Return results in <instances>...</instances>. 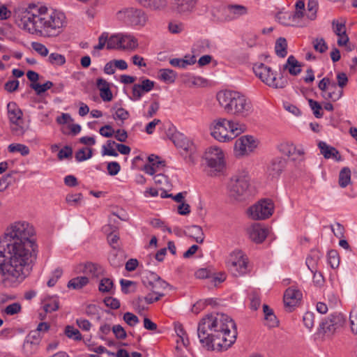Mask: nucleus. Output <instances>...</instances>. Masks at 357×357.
Here are the masks:
<instances>
[{
  "mask_svg": "<svg viewBox=\"0 0 357 357\" xmlns=\"http://www.w3.org/2000/svg\"><path fill=\"white\" fill-rule=\"evenodd\" d=\"M92 156V149L83 148L79 150L75 154V158L77 161L81 162L91 158Z\"/></svg>",
  "mask_w": 357,
  "mask_h": 357,
  "instance_id": "obj_51",
  "label": "nucleus"
},
{
  "mask_svg": "<svg viewBox=\"0 0 357 357\" xmlns=\"http://www.w3.org/2000/svg\"><path fill=\"white\" fill-rule=\"evenodd\" d=\"M253 71L264 83L275 89H282L287 85V80L283 77L276 78V75L271 67L262 63H256L253 66Z\"/></svg>",
  "mask_w": 357,
  "mask_h": 357,
  "instance_id": "obj_7",
  "label": "nucleus"
},
{
  "mask_svg": "<svg viewBox=\"0 0 357 357\" xmlns=\"http://www.w3.org/2000/svg\"><path fill=\"white\" fill-rule=\"evenodd\" d=\"M114 216H116L117 218H119V219H121L122 220H125L121 218L120 216L116 215L115 213H112L111 216L109 217V224L107 226L108 227L110 228V230H111L110 233L107 235V241H108L109 244L110 245V246H112V248L114 250H119L120 248L119 244V236L116 232V229H118V227L114 225H112L111 224L112 222H113L114 224L116 223V220L113 219Z\"/></svg>",
  "mask_w": 357,
  "mask_h": 357,
  "instance_id": "obj_19",
  "label": "nucleus"
},
{
  "mask_svg": "<svg viewBox=\"0 0 357 357\" xmlns=\"http://www.w3.org/2000/svg\"><path fill=\"white\" fill-rule=\"evenodd\" d=\"M119 20L130 26H144L147 22L146 14L142 9L137 8H125L116 13Z\"/></svg>",
  "mask_w": 357,
  "mask_h": 357,
  "instance_id": "obj_8",
  "label": "nucleus"
},
{
  "mask_svg": "<svg viewBox=\"0 0 357 357\" xmlns=\"http://www.w3.org/2000/svg\"><path fill=\"white\" fill-rule=\"evenodd\" d=\"M10 153L20 152L22 155L26 156L29 154V149L27 146L22 144H11L8 147Z\"/></svg>",
  "mask_w": 357,
  "mask_h": 357,
  "instance_id": "obj_44",
  "label": "nucleus"
},
{
  "mask_svg": "<svg viewBox=\"0 0 357 357\" xmlns=\"http://www.w3.org/2000/svg\"><path fill=\"white\" fill-rule=\"evenodd\" d=\"M63 274V271L60 268H57L54 270V271L52 273V276L50 278V280L47 281V286L50 287H54L58 280L61 277Z\"/></svg>",
  "mask_w": 357,
  "mask_h": 357,
  "instance_id": "obj_58",
  "label": "nucleus"
},
{
  "mask_svg": "<svg viewBox=\"0 0 357 357\" xmlns=\"http://www.w3.org/2000/svg\"><path fill=\"white\" fill-rule=\"evenodd\" d=\"M59 307V303L56 298L53 299L52 302L45 303L43 305V309L47 313H51L52 312L56 311Z\"/></svg>",
  "mask_w": 357,
  "mask_h": 357,
  "instance_id": "obj_60",
  "label": "nucleus"
},
{
  "mask_svg": "<svg viewBox=\"0 0 357 357\" xmlns=\"http://www.w3.org/2000/svg\"><path fill=\"white\" fill-rule=\"evenodd\" d=\"M34 229L26 222H17L7 229L0 240V285L15 288L29 276L32 253L36 245Z\"/></svg>",
  "mask_w": 357,
  "mask_h": 357,
  "instance_id": "obj_1",
  "label": "nucleus"
},
{
  "mask_svg": "<svg viewBox=\"0 0 357 357\" xmlns=\"http://www.w3.org/2000/svg\"><path fill=\"white\" fill-rule=\"evenodd\" d=\"M273 211V202L268 199L259 201L248 210L250 217L254 220L267 219L272 215Z\"/></svg>",
  "mask_w": 357,
  "mask_h": 357,
  "instance_id": "obj_11",
  "label": "nucleus"
},
{
  "mask_svg": "<svg viewBox=\"0 0 357 357\" xmlns=\"http://www.w3.org/2000/svg\"><path fill=\"white\" fill-rule=\"evenodd\" d=\"M317 1L315 0H309L307 3V10L305 13L306 17L310 20H315L317 17Z\"/></svg>",
  "mask_w": 357,
  "mask_h": 357,
  "instance_id": "obj_40",
  "label": "nucleus"
},
{
  "mask_svg": "<svg viewBox=\"0 0 357 357\" xmlns=\"http://www.w3.org/2000/svg\"><path fill=\"white\" fill-rule=\"evenodd\" d=\"M305 10L304 1H298L295 5V11L293 13V15L298 23H302V19L305 16Z\"/></svg>",
  "mask_w": 357,
  "mask_h": 357,
  "instance_id": "obj_41",
  "label": "nucleus"
},
{
  "mask_svg": "<svg viewBox=\"0 0 357 357\" xmlns=\"http://www.w3.org/2000/svg\"><path fill=\"white\" fill-rule=\"evenodd\" d=\"M321 257V254L318 250H313L307 257L306 265L311 271H315Z\"/></svg>",
  "mask_w": 357,
  "mask_h": 357,
  "instance_id": "obj_34",
  "label": "nucleus"
},
{
  "mask_svg": "<svg viewBox=\"0 0 357 357\" xmlns=\"http://www.w3.org/2000/svg\"><path fill=\"white\" fill-rule=\"evenodd\" d=\"M184 233L189 237L195 240L198 243H202L204 240V234L201 227L192 225L184 230Z\"/></svg>",
  "mask_w": 357,
  "mask_h": 357,
  "instance_id": "obj_28",
  "label": "nucleus"
},
{
  "mask_svg": "<svg viewBox=\"0 0 357 357\" xmlns=\"http://www.w3.org/2000/svg\"><path fill=\"white\" fill-rule=\"evenodd\" d=\"M227 266L233 275H243L248 270V260L241 251H235L229 255Z\"/></svg>",
  "mask_w": 357,
  "mask_h": 357,
  "instance_id": "obj_12",
  "label": "nucleus"
},
{
  "mask_svg": "<svg viewBox=\"0 0 357 357\" xmlns=\"http://www.w3.org/2000/svg\"><path fill=\"white\" fill-rule=\"evenodd\" d=\"M251 178L246 169L238 170L229 179L227 184L228 195L230 198L242 202L252 195Z\"/></svg>",
  "mask_w": 357,
  "mask_h": 357,
  "instance_id": "obj_5",
  "label": "nucleus"
},
{
  "mask_svg": "<svg viewBox=\"0 0 357 357\" xmlns=\"http://www.w3.org/2000/svg\"><path fill=\"white\" fill-rule=\"evenodd\" d=\"M41 338V335H38L37 331H31L23 344L24 352L28 356L34 354L38 349Z\"/></svg>",
  "mask_w": 357,
  "mask_h": 357,
  "instance_id": "obj_18",
  "label": "nucleus"
},
{
  "mask_svg": "<svg viewBox=\"0 0 357 357\" xmlns=\"http://www.w3.org/2000/svg\"><path fill=\"white\" fill-rule=\"evenodd\" d=\"M112 331L117 339L124 340L127 337L126 331L121 325H114Z\"/></svg>",
  "mask_w": 357,
  "mask_h": 357,
  "instance_id": "obj_63",
  "label": "nucleus"
},
{
  "mask_svg": "<svg viewBox=\"0 0 357 357\" xmlns=\"http://www.w3.org/2000/svg\"><path fill=\"white\" fill-rule=\"evenodd\" d=\"M106 43H107V33L104 32L98 38V44L94 46V50L92 52V54L95 55L96 54V50H102Z\"/></svg>",
  "mask_w": 357,
  "mask_h": 357,
  "instance_id": "obj_61",
  "label": "nucleus"
},
{
  "mask_svg": "<svg viewBox=\"0 0 357 357\" xmlns=\"http://www.w3.org/2000/svg\"><path fill=\"white\" fill-rule=\"evenodd\" d=\"M332 28L333 32L337 35H341L346 33V26L344 22H340L338 20H333Z\"/></svg>",
  "mask_w": 357,
  "mask_h": 357,
  "instance_id": "obj_54",
  "label": "nucleus"
},
{
  "mask_svg": "<svg viewBox=\"0 0 357 357\" xmlns=\"http://www.w3.org/2000/svg\"><path fill=\"white\" fill-rule=\"evenodd\" d=\"M351 172L349 167H343L339 174L338 183L341 188H346L351 183Z\"/></svg>",
  "mask_w": 357,
  "mask_h": 357,
  "instance_id": "obj_31",
  "label": "nucleus"
},
{
  "mask_svg": "<svg viewBox=\"0 0 357 357\" xmlns=\"http://www.w3.org/2000/svg\"><path fill=\"white\" fill-rule=\"evenodd\" d=\"M202 158L208 168V174L211 176H217L225 169V153L218 146H211L208 147L205 150Z\"/></svg>",
  "mask_w": 357,
  "mask_h": 357,
  "instance_id": "obj_6",
  "label": "nucleus"
},
{
  "mask_svg": "<svg viewBox=\"0 0 357 357\" xmlns=\"http://www.w3.org/2000/svg\"><path fill=\"white\" fill-rule=\"evenodd\" d=\"M122 33L112 35L109 38H107V49H122Z\"/></svg>",
  "mask_w": 357,
  "mask_h": 357,
  "instance_id": "obj_38",
  "label": "nucleus"
},
{
  "mask_svg": "<svg viewBox=\"0 0 357 357\" xmlns=\"http://www.w3.org/2000/svg\"><path fill=\"white\" fill-rule=\"evenodd\" d=\"M123 320L130 326H134L139 323V318L131 312H126L123 314Z\"/></svg>",
  "mask_w": 357,
  "mask_h": 357,
  "instance_id": "obj_59",
  "label": "nucleus"
},
{
  "mask_svg": "<svg viewBox=\"0 0 357 357\" xmlns=\"http://www.w3.org/2000/svg\"><path fill=\"white\" fill-rule=\"evenodd\" d=\"M200 342L207 349L227 350L236 341V326L227 314L217 313L203 318L197 328Z\"/></svg>",
  "mask_w": 357,
  "mask_h": 357,
  "instance_id": "obj_2",
  "label": "nucleus"
},
{
  "mask_svg": "<svg viewBox=\"0 0 357 357\" xmlns=\"http://www.w3.org/2000/svg\"><path fill=\"white\" fill-rule=\"evenodd\" d=\"M24 29L44 37H55L63 31L66 23L63 13L50 10L41 15H25L21 20Z\"/></svg>",
  "mask_w": 357,
  "mask_h": 357,
  "instance_id": "obj_3",
  "label": "nucleus"
},
{
  "mask_svg": "<svg viewBox=\"0 0 357 357\" xmlns=\"http://www.w3.org/2000/svg\"><path fill=\"white\" fill-rule=\"evenodd\" d=\"M107 169L109 175L115 176L119 172L121 166L117 162H110L107 164Z\"/></svg>",
  "mask_w": 357,
  "mask_h": 357,
  "instance_id": "obj_64",
  "label": "nucleus"
},
{
  "mask_svg": "<svg viewBox=\"0 0 357 357\" xmlns=\"http://www.w3.org/2000/svg\"><path fill=\"white\" fill-rule=\"evenodd\" d=\"M229 135L232 136V139L246 130V126L239 121H229Z\"/></svg>",
  "mask_w": 357,
  "mask_h": 357,
  "instance_id": "obj_33",
  "label": "nucleus"
},
{
  "mask_svg": "<svg viewBox=\"0 0 357 357\" xmlns=\"http://www.w3.org/2000/svg\"><path fill=\"white\" fill-rule=\"evenodd\" d=\"M116 143L114 141L112 140H108L107 142L106 145H104L102 146V154L103 155H110L116 157L118 156V153L116 151V150L114 149V146H116Z\"/></svg>",
  "mask_w": 357,
  "mask_h": 357,
  "instance_id": "obj_47",
  "label": "nucleus"
},
{
  "mask_svg": "<svg viewBox=\"0 0 357 357\" xmlns=\"http://www.w3.org/2000/svg\"><path fill=\"white\" fill-rule=\"evenodd\" d=\"M197 4V0H180V14L192 12Z\"/></svg>",
  "mask_w": 357,
  "mask_h": 357,
  "instance_id": "obj_43",
  "label": "nucleus"
},
{
  "mask_svg": "<svg viewBox=\"0 0 357 357\" xmlns=\"http://www.w3.org/2000/svg\"><path fill=\"white\" fill-rule=\"evenodd\" d=\"M64 334L70 339L75 341H79L82 339V335L79 331L73 326L68 325L65 327Z\"/></svg>",
  "mask_w": 357,
  "mask_h": 357,
  "instance_id": "obj_39",
  "label": "nucleus"
},
{
  "mask_svg": "<svg viewBox=\"0 0 357 357\" xmlns=\"http://www.w3.org/2000/svg\"><path fill=\"white\" fill-rule=\"evenodd\" d=\"M318 88L321 91V96L327 100L335 102L343 96V89L328 77H324L319 82Z\"/></svg>",
  "mask_w": 357,
  "mask_h": 357,
  "instance_id": "obj_10",
  "label": "nucleus"
},
{
  "mask_svg": "<svg viewBox=\"0 0 357 357\" xmlns=\"http://www.w3.org/2000/svg\"><path fill=\"white\" fill-rule=\"evenodd\" d=\"M7 108L10 121L18 126L22 121V112L15 102H9Z\"/></svg>",
  "mask_w": 357,
  "mask_h": 357,
  "instance_id": "obj_26",
  "label": "nucleus"
},
{
  "mask_svg": "<svg viewBox=\"0 0 357 357\" xmlns=\"http://www.w3.org/2000/svg\"><path fill=\"white\" fill-rule=\"evenodd\" d=\"M102 268L96 264L87 263L84 266L83 273L93 278H98L102 273Z\"/></svg>",
  "mask_w": 357,
  "mask_h": 357,
  "instance_id": "obj_30",
  "label": "nucleus"
},
{
  "mask_svg": "<svg viewBox=\"0 0 357 357\" xmlns=\"http://www.w3.org/2000/svg\"><path fill=\"white\" fill-rule=\"evenodd\" d=\"M301 298V291L293 287L288 288L284 294V303L285 305L289 307L295 306Z\"/></svg>",
  "mask_w": 357,
  "mask_h": 357,
  "instance_id": "obj_21",
  "label": "nucleus"
},
{
  "mask_svg": "<svg viewBox=\"0 0 357 357\" xmlns=\"http://www.w3.org/2000/svg\"><path fill=\"white\" fill-rule=\"evenodd\" d=\"M318 147L320 149L321 153L326 159L333 158L338 162L342 160V155L335 147L328 145L324 142H319Z\"/></svg>",
  "mask_w": 357,
  "mask_h": 357,
  "instance_id": "obj_22",
  "label": "nucleus"
},
{
  "mask_svg": "<svg viewBox=\"0 0 357 357\" xmlns=\"http://www.w3.org/2000/svg\"><path fill=\"white\" fill-rule=\"evenodd\" d=\"M229 122L226 119H219L210 125L211 135L219 142H227L232 139L229 134Z\"/></svg>",
  "mask_w": 357,
  "mask_h": 357,
  "instance_id": "obj_13",
  "label": "nucleus"
},
{
  "mask_svg": "<svg viewBox=\"0 0 357 357\" xmlns=\"http://www.w3.org/2000/svg\"><path fill=\"white\" fill-rule=\"evenodd\" d=\"M151 280L144 279L143 284L154 295L158 296L160 298L164 296L163 289L167 287V283L153 273L151 274Z\"/></svg>",
  "mask_w": 357,
  "mask_h": 357,
  "instance_id": "obj_17",
  "label": "nucleus"
},
{
  "mask_svg": "<svg viewBox=\"0 0 357 357\" xmlns=\"http://www.w3.org/2000/svg\"><path fill=\"white\" fill-rule=\"evenodd\" d=\"M314 50L319 53H324L328 50V45L323 38H316L312 40Z\"/></svg>",
  "mask_w": 357,
  "mask_h": 357,
  "instance_id": "obj_46",
  "label": "nucleus"
},
{
  "mask_svg": "<svg viewBox=\"0 0 357 357\" xmlns=\"http://www.w3.org/2000/svg\"><path fill=\"white\" fill-rule=\"evenodd\" d=\"M186 192H180V215H187L190 213V206L185 202V195Z\"/></svg>",
  "mask_w": 357,
  "mask_h": 357,
  "instance_id": "obj_49",
  "label": "nucleus"
},
{
  "mask_svg": "<svg viewBox=\"0 0 357 357\" xmlns=\"http://www.w3.org/2000/svg\"><path fill=\"white\" fill-rule=\"evenodd\" d=\"M257 141L252 135H243L238 138L234 144V153L237 157L249 155L257 146Z\"/></svg>",
  "mask_w": 357,
  "mask_h": 357,
  "instance_id": "obj_14",
  "label": "nucleus"
},
{
  "mask_svg": "<svg viewBox=\"0 0 357 357\" xmlns=\"http://www.w3.org/2000/svg\"><path fill=\"white\" fill-rule=\"evenodd\" d=\"M113 281L109 278H102L99 284V291L101 292H109L113 287Z\"/></svg>",
  "mask_w": 357,
  "mask_h": 357,
  "instance_id": "obj_53",
  "label": "nucleus"
},
{
  "mask_svg": "<svg viewBox=\"0 0 357 357\" xmlns=\"http://www.w3.org/2000/svg\"><path fill=\"white\" fill-rule=\"evenodd\" d=\"M225 12L227 14L225 20L229 21L245 15L248 12V9L246 7L241 5H229L225 9Z\"/></svg>",
  "mask_w": 357,
  "mask_h": 357,
  "instance_id": "obj_24",
  "label": "nucleus"
},
{
  "mask_svg": "<svg viewBox=\"0 0 357 357\" xmlns=\"http://www.w3.org/2000/svg\"><path fill=\"white\" fill-rule=\"evenodd\" d=\"M32 48L42 56H46L48 55V49L42 43L38 42H33L31 44Z\"/></svg>",
  "mask_w": 357,
  "mask_h": 357,
  "instance_id": "obj_57",
  "label": "nucleus"
},
{
  "mask_svg": "<svg viewBox=\"0 0 357 357\" xmlns=\"http://www.w3.org/2000/svg\"><path fill=\"white\" fill-rule=\"evenodd\" d=\"M302 64L292 55L289 56L284 65V70H287L290 75L296 76L301 73Z\"/></svg>",
  "mask_w": 357,
  "mask_h": 357,
  "instance_id": "obj_27",
  "label": "nucleus"
},
{
  "mask_svg": "<svg viewBox=\"0 0 357 357\" xmlns=\"http://www.w3.org/2000/svg\"><path fill=\"white\" fill-rule=\"evenodd\" d=\"M275 50L276 54L280 57L284 58L287 56V43L284 38L280 37L276 40Z\"/></svg>",
  "mask_w": 357,
  "mask_h": 357,
  "instance_id": "obj_36",
  "label": "nucleus"
},
{
  "mask_svg": "<svg viewBox=\"0 0 357 357\" xmlns=\"http://www.w3.org/2000/svg\"><path fill=\"white\" fill-rule=\"evenodd\" d=\"M303 321L305 327L311 329L314 324V314L311 312H307L304 314Z\"/></svg>",
  "mask_w": 357,
  "mask_h": 357,
  "instance_id": "obj_56",
  "label": "nucleus"
},
{
  "mask_svg": "<svg viewBox=\"0 0 357 357\" xmlns=\"http://www.w3.org/2000/svg\"><path fill=\"white\" fill-rule=\"evenodd\" d=\"M89 282V279L86 276H80L71 279L68 283V287L74 289H79L86 285Z\"/></svg>",
  "mask_w": 357,
  "mask_h": 357,
  "instance_id": "obj_37",
  "label": "nucleus"
},
{
  "mask_svg": "<svg viewBox=\"0 0 357 357\" xmlns=\"http://www.w3.org/2000/svg\"><path fill=\"white\" fill-rule=\"evenodd\" d=\"M309 105L311 108V109L313 112V114L317 118H321L323 116V113L321 112L322 107L321 105L316 100H314L312 99L308 100Z\"/></svg>",
  "mask_w": 357,
  "mask_h": 357,
  "instance_id": "obj_52",
  "label": "nucleus"
},
{
  "mask_svg": "<svg viewBox=\"0 0 357 357\" xmlns=\"http://www.w3.org/2000/svg\"><path fill=\"white\" fill-rule=\"evenodd\" d=\"M217 100L224 111L231 115L246 118L254 112L250 99L238 91H220L217 93Z\"/></svg>",
  "mask_w": 357,
  "mask_h": 357,
  "instance_id": "obj_4",
  "label": "nucleus"
},
{
  "mask_svg": "<svg viewBox=\"0 0 357 357\" xmlns=\"http://www.w3.org/2000/svg\"><path fill=\"white\" fill-rule=\"evenodd\" d=\"M121 39L122 40V49L123 50H135L138 46L137 40L133 36L122 34Z\"/></svg>",
  "mask_w": 357,
  "mask_h": 357,
  "instance_id": "obj_35",
  "label": "nucleus"
},
{
  "mask_svg": "<svg viewBox=\"0 0 357 357\" xmlns=\"http://www.w3.org/2000/svg\"><path fill=\"white\" fill-rule=\"evenodd\" d=\"M346 322L345 317L339 312H335L326 318L320 325L324 333L332 335L342 328Z\"/></svg>",
  "mask_w": 357,
  "mask_h": 357,
  "instance_id": "obj_15",
  "label": "nucleus"
},
{
  "mask_svg": "<svg viewBox=\"0 0 357 357\" xmlns=\"http://www.w3.org/2000/svg\"><path fill=\"white\" fill-rule=\"evenodd\" d=\"M349 322L351 333L357 335V310H353L350 312Z\"/></svg>",
  "mask_w": 357,
  "mask_h": 357,
  "instance_id": "obj_62",
  "label": "nucleus"
},
{
  "mask_svg": "<svg viewBox=\"0 0 357 357\" xmlns=\"http://www.w3.org/2000/svg\"><path fill=\"white\" fill-rule=\"evenodd\" d=\"M48 61L52 65L62 66L66 63V58L63 55L58 53H51Z\"/></svg>",
  "mask_w": 357,
  "mask_h": 357,
  "instance_id": "obj_50",
  "label": "nucleus"
},
{
  "mask_svg": "<svg viewBox=\"0 0 357 357\" xmlns=\"http://www.w3.org/2000/svg\"><path fill=\"white\" fill-rule=\"evenodd\" d=\"M159 77L164 82L172 83L174 82L176 77V73L169 69H162L160 70Z\"/></svg>",
  "mask_w": 357,
  "mask_h": 357,
  "instance_id": "obj_42",
  "label": "nucleus"
},
{
  "mask_svg": "<svg viewBox=\"0 0 357 357\" xmlns=\"http://www.w3.org/2000/svg\"><path fill=\"white\" fill-rule=\"evenodd\" d=\"M279 151L293 160L303 156L305 151L302 146H296L292 142H284L278 146Z\"/></svg>",
  "mask_w": 357,
  "mask_h": 357,
  "instance_id": "obj_16",
  "label": "nucleus"
},
{
  "mask_svg": "<svg viewBox=\"0 0 357 357\" xmlns=\"http://www.w3.org/2000/svg\"><path fill=\"white\" fill-rule=\"evenodd\" d=\"M328 262L332 268H336L340 264V258L336 250H332L328 252Z\"/></svg>",
  "mask_w": 357,
  "mask_h": 357,
  "instance_id": "obj_48",
  "label": "nucleus"
},
{
  "mask_svg": "<svg viewBox=\"0 0 357 357\" xmlns=\"http://www.w3.org/2000/svg\"><path fill=\"white\" fill-rule=\"evenodd\" d=\"M53 83L50 81H47L43 84H40L38 83H31L30 84V87L36 91L37 95L42 94L48 89H51Z\"/></svg>",
  "mask_w": 357,
  "mask_h": 357,
  "instance_id": "obj_45",
  "label": "nucleus"
},
{
  "mask_svg": "<svg viewBox=\"0 0 357 357\" xmlns=\"http://www.w3.org/2000/svg\"><path fill=\"white\" fill-rule=\"evenodd\" d=\"M141 6L152 11H160L167 6L166 0H135Z\"/></svg>",
  "mask_w": 357,
  "mask_h": 357,
  "instance_id": "obj_25",
  "label": "nucleus"
},
{
  "mask_svg": "<svg viewBox=\"0 0 357 357\" xmlns=\"http://www.w3.org/2000/svg\"><path fill=\"white\" fill-rule=\"evenodd\" d=\"M22 306L19 303H13L8 305L4 310V312L8 315H14L20 312Z\"/></svg>",
  "mask_w": 357,
  "mask_h": 357,
  "instance_id": "obj_55",
  "label": "nucleus"
},
{
  "mask_svg": "<svg viewBox=\"0 0 357 357\" xmlns=\"http://www.w3.org/2000/svg\"><path fill=\"white\" fill-rule=\"evenodd\" d=\"M250 238L256 243H262L267 236L268 229L260 224H254L248 229Z\"/></svg>",
  "mask_w": 357,
  "mask_h": 357,
  "instance_id": "obj_20",
  "label": "nucleus"
},
{
  "mask_svg": "<svg viewBox=\"0 0 357 357\" xmlns=\"http://www.w3.org/2000/svg\"><path fill=\"white\" fill-rule=\"evenodd\" d=\"M277 19L280 24L285 26H302L303 25V23H298L293 15V13L290 12L279 13Z\"/></svg>",
  "mask_w": 357,
  "mask_h": 357,
  "instance_id": "obj_29",
  "label": "nucleus"
},
{
  "mask_svg": "<svg viewBox=\"0 0 357 357\" xmlns=\"http://www.w3.org/2000/svg\"><path fill=\"white\" fill-rule=\"evenodd\" d=\"M180 158L189 165H193L197 158V148L193 139L180 133Z\"/></svg>",
  "mask_w": 357,
  "mask_h": 357,
  "instance_id": "obj_9",
  "label": "nucleus"
},
{
  "mask_svg": "<svg viewBox=\"0 0 357 357\" xmlns=\"http://www.w3.org/2000/svg\"><path fill=\"white\" fill-rule=\"evenodd\" d=\"M287 162L282 158H275L270 163L267 169V173L273 178H276L280 175L284 167H286Z\"/></svg>",
  "mask_w": 357,
  "mask_h": 357,
  "instance_id": "obj_23",
  "label": "nucleus"
},
{
  "mask_svg": "<svg viewBox=\"0 0 357 357\" xmlns=\"http://www.w3.org/2000/svg\"><path fill=\"white\" fill-rule=\"evenodd\" d=\"M153 180L158 188L162 190V193L163 194L171 188V184L169 183L167 177L163 174H158L155 175Z\"/></svg>",
  "mask_w": 357,
  "mask_h": 357,
  "instance_id": "obj_32",
  "label": "nucleus"
}]
</instances>
